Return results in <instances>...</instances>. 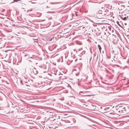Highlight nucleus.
Masks as SVG:
<instances>
[{
    "label": "nucleus",
    "mask_w": 129,
    "mask_h": 129,
    "mask_svg": "<svg viewBox=\"0 0 129 129\" xmlns=\"http://www.w3.org/2000/svg\"><path fill=\"white\" fill-rule=\"evenodd\" d=\"M129 106L127 107H124V108L121 107L120 109V110L121 111V113L124 112V111H125V113H129Z\"/></svg>",
    "instance_id": "obj_1"
},
{
    "label": "nucleus",
    "mask_w": 129,
    "mask_h": 129,
    "mask_svg": "<svg viewBox=\"0 0 129 129\" xmlns=\"http://www.w3.org/2000/svg\"><path fill=\"white\" fill-rule=\"evenodd\" d=\"M117 111H118V112H117V113L119 114H122L121 113H121V111H120V109H119Z\"/></svg>",
    "instance_id": "obj_2"
},
{
    "label": "nucleus",
    "mask_w": 129,
    "mask_h": 129,
    "mask_svg": "<svg viewBox=\"0 0 129 129\" xmlns=\"http://www.w3.org/2000/svg\"><path fill=\"white\" fill-rule=\"evenodd\" d=\"M98 46L99 49V50L100 51L101 50V46H100V45H98Z\"/></svg>",
    "instance_id": "obj_3"
},
{
    "label": "nucleus",
    "mask_w": 129,
    "mask_h": 129,
    "mask_svg": "<svg viewBox=\"0 0 129 129\" xmlns=\"http://www.w3.org/2000/svg\"><path fill=\"white\" fill-rule=\"evenodd\" d=\"M79 94L80 95H84V94L82 93V92H79Z\"/></svg>",
    "instance_id": "obj_4"
},
{
    "label": "nucleus",
    "mask_w": 129,
    "mask_h": 129,
    "mask_svg": "<svg viewBox=\"0 0 129 129\" xmlns=\"http://www.w3.org/2000/svg\"><path fill=\"white\" fill-rule=\"evenodd\" d=\"M126 19H127L126 17H124L122 18V19H123V20H126Z\"/></svg>",
    "instance_id": "obj_5"
},
{
    "label": "nucleus",
    "mask_w": 129,
    "mask_h": 129,
    "mask_svg": "<svg viewBox=\"0 0 129 129\" xmlns=\"http://www.w3.org/2000/svg\"><path fill=\"white\" fill-rule=\"evenodd\" d=\"M114 57L115 58V59L114 58H113V59L115 60V59H117V58H116V55H115L114 56Z\"/></svg>",
    "instance_id": "obj_6"
},
{
    "label": "nucleus",
    "mask_w": 129,
    "mask_h": 129,
    "mask_svg": "<svg viewBox=\"0 0 129 129\" xmlns=\"http://www.w3.org/2000/svg\"><path fill=\"white\" fill-rule=\"evenodd\" d=\"M98 13L100 14L102 13V11H100L98 12Z\"/></svg>",
    "instance_id": "obj_7"
},
{
    "label": "nucleus",
    "mask_w": 129,
    "mask_h": 129,
    "mask_svg": "<svg viewBox=\"0 0 129 129\" xmlns=\"http://www.w3.org/2000/svg\"><path fill=\"white\" fill-rule=\"evenodd\" d=\"M19 1L18 0H14V2H12V3H13L14 2H17L18 1Z\"/></svg>",
    "instance_id": "obj_8"
},
{
    "label": "nucleus",
    "mask_w": 129,
    "mask_h": 129,
    "mask_svg": "<svg viewBox=\"0 0 129 129\" xmlns=\"http://www.w3.org/2000/svg\"><path fill=\"white\" fill-rule=\"evenodd\" d=\"M24 56H27L28 57H29V55L28 54H25V55Z\"/></svg>",
    "instance_id": "obj_9"
},
{
    "label": "nucleus",
    "mask_w": 129,
    "mask_h": 129,
    "mask_svg": "<svg viewBox=\"0 0 129 129\" xmlns=\"http://www.w3.org/2000/svg\"><path fill=\"white\" fill-rule=\"evenodd\" d=\"M82 53H83V54H85V51H83Z\"/></svg>",
    "instance_id": "obj_10"
},
{
    "label": "nucleus",
    "mask_w": 129,
    "mask_h": 129,
    "mask_svg": "<svg viewBox=\"0 0 129 129\" xmlns=\"http://www.w3.org/2000/svg\"><path fill=\"white\" fill-rule=\"evenodd\" d=\"M52 39H50V40H49V41H51L52 40Z\"/></svg>",
    "instance_id": "obj_11"
},
{
    "label": "nucleus",
    "mask_w": 129,
    "mask_h": 129,
    "mask_svg": "<svg viewBox=\"0 0 129 129\" xmlns=\"http://www.w3.org/2000/svg\"><path fill=\"white\" fill-rule=\"evenodd\" d=\"M100 108H101V109H102V107H100Z\"/></svg>",
    "instance_id": "obj_12"
},
{
    "label": "nucleus",
    "mask_w": 129,
    "mask_h": 129,
    "mask_svg": "<svg viewBox=\"0 0 129 129\" xmlns=\"http://www.w3.org/2000/svg\"><path fill=\"white\" fill-rule=\"evenodd\" d=\"M77 61V60H75V61Z\"/></svg>",
    "instance_id": "obj_13"
},
{
    "label": "nucleus",
    "mask_w": 129,
    "mask_h": 129,
    "mask_svg": "<svg viewBox=\"0 0 129 129\" xmlns=\"http://www.w3.org/2000/svg\"><path fill=\"white\" fill-rule=\"evenodd\" d=\"M113 52H114V51H113Z\"/></svg>",
    "instance_id": "obj_14"
},
{
    "label": "nucleus",
    "mask_w": 129,
    "mask_h": 129,
    "mask_svg": "<svg viewBox=\"0 0 129 129\" xmlns=\"http://www.w3.org/2000/svg\"><path fill=\"white\" fill-rule=\"evenodd\" d=\"M84 27H83V28Z\"/></svg>",
    "instance_id": "obj_15"
}]
</instances>
